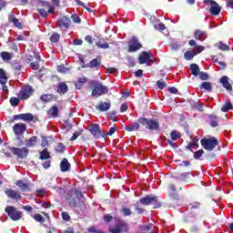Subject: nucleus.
<instances>
[{"instance_id": "nucleus-1", "label": "nucleus", "mask_w": 233, "mask_h": 233, "mask_svg": "<svg viewBox=\"0 0 233 233\" xmlns=\"http://www.w3.org/2000/svg\"><path fill=\"white\" fill-rule=\"evenodd\" d=\"M141 127H145L146 130H150L151 132H159L161 127H159V121L157 119L139 117L137 122L132 123L130 126H126V132H137Z\"/></svg>"}, {"instance_id": "nucleus-2", "label": "nucleus", "mask_w": 233, "mask_h": 233, "mask_svg": "<svg viewBox=\"0 0 233 233\" xmlns=\"http://www.w3.org/2000/svg\"><path fill=\"white\" fill-rule=\"evenodd\" d=\"M81 198H83V193L76 188L70 189L65 197L66 202L75 210L76 214H80L85 210V202L81 200Z\"/></svg>"}, {"instance_id": "nucleus-3", "label": "nucleus", "mask_w": 233, "mask_h": 233, "mask_svg": "<svg viewBox=\"0 0 233 233\" xmlns=\"http://www.w3.org/2000/svg\"><path fill=\"white\" fill-rule=\"evenodd\" d=\"M140 205H145L146 207H148V205H154L153 208L156 210V208H161L163 207V203L159 201V198L156 195H147L142 198L139 199L138 202H137V205L135 207V210H137V214H144L146 211L145 208L139 207Z\"/></svg>"}, {"instance_id": "nucleus-4", "label": "nucleus", "mask_w": 233, "mask_h": 233, "mask_svg": "<svg viewBox=\"0 0 233 233\" xmlns=\"http://www.w3.org/2000/svg\"><path fill=\"white\" fill-rule=\"evenodd\" d=\"M92 85L94 86L91 94L93 97H99L101 96L108 94V87L103 86V84H101L99 81H93Z\"/></svg>"}, {"instance_id": "nucleus-5", "label": "nucleus", "mask_w": 233, "mask_h": 233, "mask_svg": "<svg viewBox=\"0 0 233 233\" xmlns=\"http://www.w3.org/2000/svg\"><path fill=\"white\" fill-rule=\"evenodd\" d=\"M200 145L205 150H208V152H212V150H214V148L219 145V141L215 137L209 138H202L200 140Z\"/></svg>"}, {"instance_id": "nucleus-6", "label": "nucleus", "mask_w": 233, "mask_h": 233, "mask_svg": "<svg viewBox=\"0 0 233 233\" xmlns=\"http://www.w3.org/2000/svg\"><path fill=\"white\" fill-rule=\"evenodd\" d=\"M33 56L26 55L25 63L33 68V70H39V63H41V55L37 52H34Z\"/></svg>"}, {"instance_id": "nucleus-7", "label": "nucleus", "mask_w": 233, "mask_h": 233, "mask_svg": "<svg viewBox=\"0 0 233 233\" xmlns=\"http://www.w3.org/2000/svg\"><path fill=\"white\" fill-rule=\"evenodd\" d=\"M5 212H6L7 216L12 219V221H19L23 218V212L17 210L14 206H7L5 208Z\"/></svg>"}, {"instance_id": "nucleus-8", "label": "nucleus", "mask_w": 233, "mask_h": 233, "mask_svg": "<svg viewBox=\"0 0 233 233\" xmlns=\"http://www.w3.org/2000/svg\"><path fill=\"white\" fill-rule=\"evenodd\" d=\"M110 233L128 232V224L125 220H118L114 227L108 228Z\"/></svg>"}, {"instance_id": "nucleus-9", "label": "nucleus", "mask_w": 233, "mask_h": 233, "mask_svg": "<svg viewBox=\"0 0 233 233\" xmlns=\"http://www.w3.org/2000/svg\"><path fill=\"white\" fill-rule=\"evenodd\" d=\"M10 152L13 154V156H16L19 157V159H26L28 157V147H9Z\"/></svg>"}, {"instance_id": "nucleus-10", "label": "nucleus", "mask_w": 233, "mask_h": 233, "mask_svg": "<svg viewBox=\"0 0 233 233\" xmlns=\"http://www.w3.org/2000/svg\"><path fill=\"white\" fill-rule=\"evenodd\" d=\"M89 132H91L95 139H99V137H103L104 139H106V135H105V130L101 129V127H99V125L97 124L91 125L89 127Z\"/></svg>"}, {"instance_id": "nucleus-11", "label": "nucleus", "mask_w": 233, "mask_h": 233, "mask_svg": "<svg viewBox=\"0 0 233 233\" xmlns=\"http://www.w3.org/2000/svg\"><path fill=\"white\" fill-rule=\"evenodd\" d=\"M204 5H210L209 12L211 15H219L221 12V6L218 2L214 0H204Z\"/></svg>"}, {"instance_id": "nucleus-12", "label": "nucleus", "mask_w": 233, "mask_h": 233, "mask_svg": "<svg viewBox=\"0 0 233 233\" xmlns=\"http://www.w3.org/2000/svg\"><path fill=\"white\" fill-rule=\"evenodd\" d=\"M169 191H170V205L173 207H179L181 205V199L179 198V195L176 194V185L170 184L169 185Z\"/></svg>"}, {"instance_id": "nucleus-13", "label": "nucleus", "mask_w": 233, "mask_h": 233, "mask_svg": "<svg viewBox=\"0 0 233 233\" xmlns=\"http://www.w3.org/2000/svg\"><path fill=\"white\" fill-rule=\"evenodd\" d=\"M143 48V45L139 43V39L136 36H132V38L128 42V49L127 52L133 53V52H137V50H140Z\"/></svg>"}, {"instance_id": "nucleus-14", "label": "nucleus", "mask_w": 233, "mask_h": 233, "mask_svg": "<svg viewBox=\"0 0 233 233\" xmlns=\"http://www.w3.org/2000/svg\"><path fill=\"white\" fill-rule=\"evenodd\" d=\"M34 95V88L31 86H25L18 93L19 99L26 100Z\"/></svg>"}, {"instance_id": "nucleus-15", "label": "nucleus", "mask_w": 233, "mask_h": 233, "mask_svg": "<svg viewBox=\"0 0 233 233\" xmlns=\"http://www.w3.org/2000/svg\"><path fill=\"white\" fill-rule=\"evenodd\" d=\"M38 8H45L47 10L48 14H55L56 13V7L50 4V2L39 0L37 3Z\"/></svg>"}, {"instance_id": "nucleus-16", "label": "nucleus", "mask_w": 233, "mask_h": 233, "mask_svg": "<svg viewBox=\"0 0 233 233\" xmlns=\"http://www.w3.org/2000/svg\"><path fill=\"white\" fill-rule=\"evenodd\" d=\"M170 139H167V143L168 145H170V147H172L173 148H176L177 146L176 145V143H174V141H177L178 139H181V133L177 130H173L170 133Z\"/></svg>"}, {"instance_id": "nucleus-17", "label": "nucleus", "mask_w": 233, "mask_h": 233, "mask_svg": "<svg viewBox=\"0 0 233 233\" xmlns=\"http://www.w3.org/2000/svg\"><path fill=\"white\" fill-rule=\"evenodd\" d=\"M5 194L9 198V199H15V201H20L21 193L14 189H5Z\"/></svg>"}, {"instance_id": "nucleus-18", "label": "nucleus", "mask_w": 233, "mask_h": 233, "mask_svg": "<svg viewBox=\"0 0 233 233\" xmlns=\"http://www.w3.org/2000/svg\"><path fill=\"white\" fill-rule=\"evenodd\" d=\"M15 185L19 187L22 192H30V190H32V184H30V182L25 183L23 180H17Z\"/></svg>"}, {"instance_id": "nucleus-19", "label": "nucleus", "mask_w": 233, "mask_h": 233, "mask_svg": "<svg viewBox=\"0 0 233 233\" xmlns=\"http://www.w3.org/2000/svg\"><path fill=\"white\" fill-rule=\"evenodd\" d=\"M26 131V125L23 123L15 124L13 127V132L15 134V136H21V134H25Z\"/></svg>"}, {"instance_id": "nucleus-20", "label": "nucleus", "mask_w": 233, "mask_h": 233, "mask_svg": "<svg viewBox=\"0 0 233 233\" xmlns=\"http://www.w3.org/2000/svg\"><path fill=\"white\" fill-rule=\"evenodd\" d=\"M101 66V56H97L96 58L91 60L86 66H82V68H99Z\"/></svg>"}, {"instance_id": "nucleus-21", "label": "nucleus", "mask_w": 233, "mask_h": 233, "mask_svg": "<svg viewBox=\"0 0 233 233\" xmlns=\"http://www.w3.org/2000/svg\"><path fill=\"white\" fill-rule=\"evenodd\" d=\"M150 61V53L147 51H143L138 56V63L139 65H145V63H148Z\"/></svg>"}, {"instance_id": "nucleus-22", "label": "nucleus", "mask_w": 233, "mask_h": 233, "mask_svg": "<svg viewBox=\"0 0 233 233\" xmlns=\"http://www.w3.org/2000/svg\"><path fill=\"white\" fill-rule=\"evenodd\" d=\"M194 37L197 41H205L208 37L207 31L197 29L194 33Z\"/></svg>"}, {"instance_id": "nucleus-23", "label": "nucleus", "mask_w": 233, "mask_h": 233, "mask_svg": "<svg viewBox=\"0 0 233 233\" xmlns=\"http://www.w3.org/2000/svg\"><path fill=\"white\" fill-rule=\"evenodd\" d=\"M110 102L101 101L99 105L96 106V109L98 110V112H108V110H110Z\"/></svg>"}, {"instance_id": "nucleus-24", "label": "nucleus", "mask_w": 233, "mask_h": 233, "mask_svg": "<svg viewBox=\"0 0 233 233\" xmlns=\"http://www.w3.org/2000/svg\"><path fill=\"white\" fill-rule=\"evenodd\" d=\"M228 76H224L219 79V82L221 83L222 86L226 88L228 92H232V84L228 81Z\"/></svg>"}, {"instance_id": "nucleus-25", "label": "nucleus", "mask_w": 233, "mask_h": 233, "mask_svg": "<svg viewBox=\"0 0 233 233\" xmlns=\"http://www.w3.org/2000/svg\"><path fill=\"white\" fill-rule=\"evenodd\" d=\"M56 92L60 94V96H65L66 92H68V86L65 82L58 83L56 86Z\"/></svg>"}, {"instance_id": "nucleus-26", "label": "nucleus", "mask_w": 233, "mask_h": 233, "mask_svg": "<svg viewBox=\"0 0 233 233\" xmlns=\"http://www.w3.org/2000/svg\"><path fill=\"white\" fill-rule=\"evenodd\" d=\"M70 23H72L70 18L64 16L59 20L58 26L60 28H70Z\"/></svg>"}, {"instance_id": "nucleus-27", "label": "nucleus", "mask_w": 233, "mask_h": 233, "mask_svg": "<svg viewBox=\"0 0 233 233\" xmlns=\"http://www.w3.org/2000/svg\"><path fill=\"white\" fill-rule=\"evenodd\" d=\"M38 140L39 137H37V136L31 137L29 139L25 140V147H27V148H34V147L37 145Z\"/></svg>"}, {"instance_id": "nucleus-28", "label": "nucleus", "mask_w": 233, "mask_h": 233, "mask_svg": "<svg viewBox=\"0 0 233 233\" xmlns=\"http://www.w3.org/2000/svg\"><path fill=\"white\" fill-rule=\"evenodd\" d=\"M60 170L61 172H68L70 170V163L68 162V159H62L60 162Z\"/></svg>"}, {"instance_id": "nucleus-29", "label": "nucleus", "mask_w": 233, "mask_h": 233, "mask_svg": "<svg viewBox=\"0 0 233 233\" xmlns=\"http://www.w3.org/2000/svg\"><path fill=\"white\" fill-rule=\"evenodd\" d=\"M40 99L43 103H50L52 101H56L57 99V96L54 95H42L40 96Z\"/></svg>"}, {"instance_id": "nucleus-30", "label": "nucleus", "mask_w": 233, "mask_h": 233, "mask_svg": "<svg viewBox=\"0 0 233 233\" xmlns=\"http://www.w3.org/2000/svg\"><path fill=\"white\" fill-rule=\"evenodd\" d=\"M58 114H59V108H57V106H53L51 108L47 110L48 117L56 118L57 117Z\"/></svg>"}, {"instance_id": "nucleus-31", "label": "nucleus", "mask_w": 233, "mask_h": 233, "mask_svg": "<svg viewBox=\"0 0 233 233\" xmlns=\"http://www.w3.org/2000/svg\"><path fill=\"white\" fill-rule=\"evenodd\" d=\"M198 141L199 139L198 137L192 138V141L186 147L187 150H190L192 152V148H199V144H198Z\"/></svg>"}, {"instance_id": "nucleus-32", "label": "nucleus", "mask_w": 233, "mask_h": 233, "mask_svg": "<svg viewBox=\"0 0 233 233\" xmlns=\"http://www.w3.org/2000/svg\"><path fill=\"white\" fill-rule=\"evenodd\" d=\"M96 46L98 48H102L103 50L110 48V46L108 45V43H106V40L105 38H99V40L96 42Z\"/></svg>"}, {"instance_id": "nucleus-33", "label": "nucleus", "mask_w": 233, "mask_h": 233, "mask_svg": "<svg viewBox=\"0 0 233 233\" xmlns=\"http://www.w3.org/2000/svg\"><path fill=\"white\" fill-rule=\"evenodd\" d=\"M52 157L50 156V152H48V148H45L42 151H40V157L39 159L42 161H46V159H50Z\"/></svg>"}, {"instance_id": "nucleus-34", "label": "nucleus", "mask_w": 233, "mask_h": 233, "mask_svg": "<svg viewBox=\"0 0 233 233\" xmlns=\"http://www.w3.org/2000/svg\"><path fill=\"white\" fill-rule=\"evenodd\" d=\"M85 83H86V77H80L75 84L76 89V90H81L83 86H85Z\"/></svg>"}, {"instance_id": "nucleus-35", "label": "nucleus", "mask_w": 233, "mask_h": 233, "mask_svg": "<svg viewBox=\"0 0 233 233\" xmlns=\"http://www.w3.org/2000/svg\"><path fill=\"white\" fill-rule=\"evenodd\" d=\"M189 69L191 71L192 76H199V66H198V64H191L189 66Z\"/></svg>"}, {"instance_id": "nucleus-36", "label": "nucleus", "mask_w": 233, "mask_h": 233, "mask_svg": "<svg viewBox=\"0 0 233 233\" xmlns=\"http://www.w3.org/2000/svg\"><path fill=\"white\" fill-rule=\"evenodd\" d=\"M196 56H198V53H196V51H194V50L187 51L184 54V57L187 61H190V60L194 59V57H196Z\"/></svg>"}, {"instance_id": "nucleus-37", "label": "nucleus", "mask_w": 233, "mask_h": 233, "mask_svg": "<svg viewBox=\"0 0 233 233\" xmlns=\"http://www.w3.org/2000/svg\"><path fill=\"white\" fill-rule=\"evenodd\" d=\"M200 90H206L207 92H212V84L210 82H203L199 86Z\"/></svg>"}, {"instance_id": "nucleus-38", "label": "nucleus", "mask_w": 233, "mask_h": 233, "mask_svg": "<svg viewBox=\"0 0 233 233\" xmlns=\"http://www.w3.org/2000/svg\"><path fill=\"white\" fill-rule=\"evenodd\" d=\"M155 30H159V32H163V30H167V26L165 24L161 23L160 20L157 21V24L153 25Z\"/></svg>"}, {"instance_id": "nucleus-39", "label": "nucleus", "mask_w": 233, "mask_h": 233, "mask_svg": "<svg viewBox=\"0 0 233 233\" xmlns=\"http://www.w3.org/2000/svg\"><path fill=\"white\" fill-rule=\"evenodd\" d=\"M9 20L12 21L13 25H15L16 28H23V25L21 24V22H19V19H17L15 15H10Z\"/></svg>"}, {"instance_id": "nucleus-40", "label": "nucleus", "mask_w": 233, "mask_h": 233, "mask_svg": "<svg viewBox=\"0 0 233 233\" xmlns=\"http://www.w3.org/2000/svg\"><path fill=\"white\" fill-rule=\"evenodd\" d=\"M209 117V125L210 127H212L213 128H216V127H218V116H216L215 115H208Z\"/></svg>"}, {"instance_id": "nucleus-41", "label": "nucleus", "mask_w": 233, "mask_h": 233, "mask_svg": "<svg viewBox=\"0 0 233 233\" xmlns=\"http://www.w3.org/2000/svg\"><path fill=\"white\" fill-rule=\"evenodd\" d=\"M203 154H205V151L203 149H199L194 153L193 157L198 161H203Z\"/></svg>"}, {"instance_id": "nucleus-42", "label": "nucleus", "mask_w": 233, "mask_h": 233, "mask_svg": "<svg viewBox=\"0 0 233 233\" xmlns=\"http://www.w3.org/2000/svg\"><path fill=\"white\" fill-rule=\"evenodd\" d=\"M0 56L3 59V61H10L13 57V54L6 52V51H3L0 53Z\"/></svg>"}, {"instance_id": "nucleus-43", "label": "nucleus", "mask_w": 233, "mask_h": 233, "mask_svg": "<svg viewBox=\"0 0 233 233\" xmlns=\"http://www.w3.org/2000/svg\"><path fill=\"white\" fill-rule=\"evenodd\" d=\"M218 48L222 52H228L230 50V47L228 46V45L223 43L222 41H219L218 43Z\"/></svg>"}, {"instance_id": "nucleus-44", "label": "nucleus", "mask_w": 233, "mask_h": 233, "mask_svg": "<svg viewBox=\"0 0 233 233\" xmlns=\"http://www.w3.org/2000/svg\"><path fill=\"white\" fill-rule=\"evenodd\" d=\"M55 150L56 154H65V150H66V147H65L64 143H58Z\"/></svg>"}, {"instance_id": "nucleus-45", "label": "nucleus", "mask_w": 233, "mask_h": 233, "mask_svg": "<svg viewBox=\"0 0 233 233\" xmlns=\"http://www.w3.org/2000/svg\"><path fill=\"white\" fill-rule=\"evenodd\" d=\"M229 110H233V106H232V102L228 101V102L221 107V111H222V112H228Z\"/></svg>"}, {"instance_id": "nucleus-46", "label": "nucleus", "mask_w": 233, "mask_h": 233, "mask_svg": "<svg viewBox=\"0 0 233 233\" xmlns=\"http://www.w3.org/2000/svg\"><path fill=\"white\" fill-rule=\"evenodd\" d=\"M0 83L1 85H6V73L3 68H0Z\"/></svg>"}, {"instance_id": "nucleus-47", "label": "nucleus", "mask_w": 233, "mask_h": 233, "mask_svg": "<svg viewBox=\"0 0 233 233\" xmlns=\"http://www.w3.org/2000/svg\"><path fill=\"white\" fill-rule=\"evenodd\" d=\"M21 98H17L15 96H12L9 100V103L11 105V106H17L19 105V103H21Z\"/></svg>"}, {"instance_id": "nucleus-48", "label": "nucleus", "mask_w": 233, "mask_h": 233, "mask_svg": "<svg viewBox=\"0 0 233 233\" xmlns=\"http://www.w3.org/2000/svg\"><path fill=\"white\" fill-rule=\"evenodd\" d=\"M36 12H38V14H40L41 17H44V18L48 17V12H46V8L37 7Z\"/></svg>"}, {"instance_id": "nucleus-49", "label": "nucleus", "mask_w": 233, "mask_h": 233, "mask_svg": "<svg viewBox=\"0 0 233 233\" xmlns=\"http://www.w3.org/2000/svg\"><path fill=\"white\" fill-rule=\"evenodd\" d=\"M34 219L36 220L38 223H45V221H46V218H45V217H43L39 213L35 214Z\"/></svg>"}, {"instance_id": "nucleus-50", "label": "nucleus", "mask_w": 233, "mask_h": 233, "mask_svg": "<svg viewBox=\"0 0 233 233\" xmlns=\"http://www.w3.org/2000/svg\"><path fill=\"white\" fill-rule=\"evenodd\" d=\"M190 210L191 212H194L195 210H201V203L194 202L193 204H191Z\"/></svg>"}, {"instance_id": "nucleus-51", "label": "nucleus", "mask_w": 233, "mask_h": 233, "mask_svg": "<svg viewBox=\"0 0 233 233\" xmlns=\"http://www.w3.org/2000/svg\"><path fill=\"white\" fill-rule=\"evenodd\" d=\"M60 37H61V35H59V34L54 33V34L50 36V41H51V43H59Z\"/></svg>"}, {"instance_id": "nucleus-52", "label": "nucleus", "mask_w": 233, "mask_h": 233, "mask_svg": "<svg viewBox=\"0 0 233 233\" xmlns=\"http://www.w3.org/2000/svg\"><path fill=\"white\" fill-rule=\"evenodd\" d=\"M108 116V118L111 120V121H117V112L116 111H111L107 114Z\"/></svg>"}, {"instance_id": "nucleus-53", "label": "nucleus", "mask_w": 233, "mask_h": 233, "mask_svg": "<svg viewBox=\"0 0 233 233\" xmlns=\"http://www.w3.org/2000/svg\"><path fill=\"white\" fill-rule=\"evenodd\" d=\"M23 121H34V115L32 113H25L24 114Z\"/></svg>"}, {"instance_id": "nucleus-54", "label": "nucleus", "mask_w": 233, "mask_h": 233, "mask_svg": "<svg viewBox=\"0 0 233 233\" xmlns=\"http://www.w3.org/2000/svg\"><path fill=\"white\" fill-rule=\"evenodd\" d=\"M157 86L159 90H163L164 88H167V83L163 80H157Z\"/></svg>"}, {"instance_id": "nucleus-55", "label": "nucleus", "mask_w": 233, "mask_h": 233, "mask_svg": "<svg viewBox=\"0 0 233 233\" xmlns=\"http://www.w3.org/2000/svg\"><path fill=\"white\" fill-rule=\"evenodd\" d=\"M13 68L15 72H21V70H23V65H21L20 62H15L13 64Z\"/></svg>"}, {"instance_id": "nucleus-56", "label": "nucleus", "mask_w": 233, "mask_h": 233, "mask_svg": "<svg viewBox=\"0 0 233 233\" xmlns=\"http://www.w3.org/2000/svg\"><path fill=\"white\" fill-rule=\"evenodd\" d=\"M83 134V129L79 130V131H76L73 136L70 138V141H76V139H77V137L79 136H81Z\"/></svg>"}, {"instance_id": "nucleus-57", "label": "nucleus", "mask_w": 233, "mask_h": 233, "mask_svg": "<svg viewBox=\"0 0 233 233\" xmlns=\"http://www.w3.org/2000/svg\"><path fill=\"white\" fill-rule=\"evenodd\" d=\"M121 212L123 213V216H132V211L128 208H122Z\"/></svg>"}, {"instance_id": "nucleus-58", "label": "nucleus", "mask_w": 233, "mask_h": 233, "mask_svg": "<svg viewBox=\"0 0 233 233\" xmlns=\"http://www.w3.org/2000/svg\"><path fill=\"white\" fill-rule=\"evenodd\" d=\"M57 71L60 72V74H66L68 67H65V65H60L57 66Z\"/></svg>"}, {"instance_id": "nucleus-59", "label": "nucleus", "mask_w": 233, "mask_h": 233, "mask_svg": "<svg viewBox=\"0 0 233 233\" xmlns=\"http://www.w3.org/2000/svg\"><path fill=\"white\" fill-rule=\"evenodd\" d=\"M199 78L201 79V81H208V74L205 73V72H199Z\"/></svg>"}, {"instance_id": "nucleus-60", "label": "nucleus", "mask_w": 233, "mask_h": 233, "mask_svg": "<svg viewBox=\"0 0 233 233\" xmlns=\"http://www.w3.org/2000/svg\"><path fill=\"white\" fill-rule=\"evenodd\" d=\"M87 232H90V233H105L104 231H101V230L96 228V227L87 228Z\"/></svg>"}, {"instance_id": "nucleus-61", "label": "nucleus", "mask_w": 233, "mask_h": 233, "mask_svg": "<svg viewBox=\"0 0 233 233\" xmlns=\"http://www.w3.org/2000/svg\"><path fill=\"white\" fill-rule=\"evenodd\" d=\"M103 219H104L105 223H110V221H112V219H114V217H112V215H110V214H106V215H104Z\"/></svg>"}, {"instance_id": "nucleus-62", "label": "nucleus", "mask_w": 233, "mask_h": 233, "mask_svg": "<svg viewBox=\"0 0 233 233\" xmlns=\"http://www.w3.org/2000/svg\"><path fill=\"white\" fill-rule=\"evenodd\" d=\"M116 130L117 129L116 127H110L109 131L107 133H105L106 137H108V136H114Z\"/></svg>"}, {"instance_id": "nucleus-63", "label": "nucleus", "mask_w": 233, "mask_h": 233, "mask_svg": "<svg viewBox=\"0 0 233 233\" xmlns=\"http://www.w3.org/2000/svg\"><path fill=\"white\" fill-rule=\"evenodd\" d=\"M62 218L64 221H70L71 218L67 212H62Z\"/></svg>"}, {"instance_id": "nucleus-64", "label": "nucleus", "mask_w": 233, "mask_h": 233, "mask_svg": "<svg viewBox=\"0 0 233 233\" xmlns=\"http://www.w3.org/2000/svg\"><path fill=\"white\" fill-rule=\"evenodd\" d=\"M71 17L74 23H77V24L81 23V18L77 16V15H72Z\"/></svg>"}]
</instances>
